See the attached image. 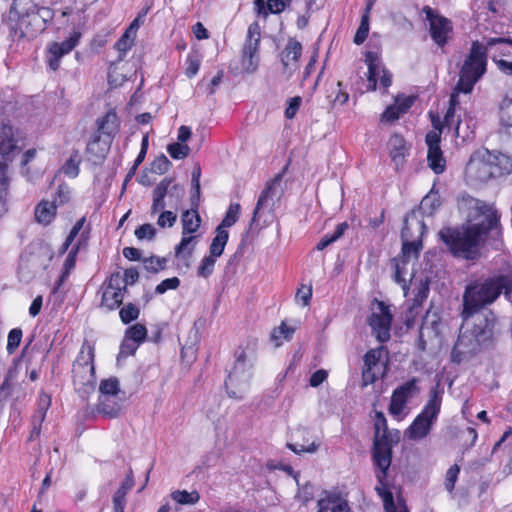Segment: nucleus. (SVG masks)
Returning <instances> with one entry per match:
<instances>
[{
	"instance_id": "obj_1",
	"label": "nucleus",
	"mask_w": 512,
	"mask_h": 512,
	"mask_svg": "<svg viewBox=\"0 0 512 512\" xmlns=\"http://www.w3.org/2000/svg\"><path fill=\"white\" fill-rule=\"evenodd\" d=\"M476 222L466 229L445 228L440 230V239L447 245L449 251L456 257L473 260L479 255V246L489 233L499 232L500 216L497 210L486 203H477Z\"/></svg>"
},
{
	"instance_id": "obj_2",
	"label": "nucleus",
	"mask_w": 512,
	"mask_h": 512,
	"mask_svg": "<svg viewBox=\"0 0 512 512\" xmlns=\"http://www.w3.org/2000/svg\"><path fill=\"white\" fill-rule=\"evenodd\" d=\"M503 294L512 304V272H499L471 281L463 293L462 318L468 320L481 309L494 304Z\"/></svg>"
},
{
	"instance_id": "obj_3",
	"label": "nucleus",
	"mask_w": 512,
	"mask_h": 512,
	"mask_svg": "<svg viewBox=\"0 0 512 512\" xmlns=\"http://www.w3.org/2000/svg\"><path fill=\"white\" fill-rule=\"evenodd\" d=\"M471 327L464 323L465 330L460 333L451 351V360L460 363L467 356L475 354L480 348L494 346L500 334L498 317L494 311L488 309L478 315L475 314ZM464 322H466L464 320Z\"/></svg>"
},
{
	"instance_id": "obj_4",
	"label": "nucleus",
	"mask_w": 512,
	"mask_h": 512,
	"mask_svg": "<svg viewBox=\"0 0 512 512\" xmlns=\"http://www.w3.org/2000/svg\"><path fill=\"white\" fill-rule=\"evenodd\" d=\"M420 212L411 211L404 218V226L401 231V254L393 259L395 273L394 279L402 284L405 289L407 273L406 265L411 260H417L423 248L422 237L426 231V225L419 216Z\"/></svg>"
},
{
	"instance_id": "obj_5",
	"label": "nucleus",
	"mask_w": 512,
	"mask_h": 512,
	"mask_svg": "<svg viewBox=\"0 0 512 512\" xmlns=\"http://www.w3.org/2000/svg\"><path fill=\"white\" fill-rule=\"evenodd\" d=\"M375 435L372 448V461L376 467V478L379 486L377 488L388 490L386 488V478L392 462V448L400 441L399 430H389L387 420L382 412H376L375 415Z\"/></svg>"
},
{
	"instance_id": "obj_6",
	"label": "nucleus",
	"mask_w": 512,
	"mask_h": 512,
	"mask_svg": "<svg viewBox=\"0 0 512 512\" xmlns=\"http://www.w3.org/2000/svg\"><path fill=\"white\" fill-rule=\"evenodd\" d=\"M508 44H512V41L502 37L489 38L485 44L474 41L471 45L470 53L460 69L456 91L466 94L470 93L474 85L486 72L488 48L495 45Z\"/></svg>"
},
{
	"instance_id": "obj_7",
	"label": "nucleus",
	"mask_w": 512,
	"mask_h": 512,
	"mask_svg": "<svg viewBox=\"0 0 512 512\" xmlns=\"http://www.w3.org/2000/svg\"><path fill=\"white\" fill-rule=\"evenodd\" d=\"M11 14L18 17L15 26L10 27V33L18 39H34L46 29L47 18L50 17V10L38 7L30 0H14L11 6Z\"/></svg>"
},
{
	"instance_id": "obj_8",
	"label": "nucleus",
	"mask_w": 512,
	"mask_h": 512,
	"mask_svg": "<svg viewBox=\"0 0 512 512\" xmlns=\"http://www.w3.org/2000/svg\"><path fill=\"white\" fill-rule=\"evenodd\" d=\"M185 190L179 184L173 183L172 178H163L152 192L151 214L160 212L157 225L161 228H170L177 221V214L166 207L177 209L183 199Z\"/></svg>"
},
{
	"instance_id": "obj_9",
	"label": "nucleus",
	"mask_w": 512,
	"mask_h": 512,
	"mask_svg": "<svg viewBox=\"0 0 512 512\" xmlns=\"http://www.w3.org/2000/svg\"><path fill=\"white\" fill-rule=\"evenodd\" d=\"M443 390L436 385L430 389L429 399L420 414L416 416L412 424L405 431L410 440L424 439L436 422L442 403Z\"/></svg>"
},
{
	"instance_id": "obj_10",
	"label": "nucleus",
	"mask_w": 512,
	"mask_h": 512,
	"mask_svg": "<svg viewBox=\"0 0 512 512\" xmlns=\"http://www.w3.org/2000/svg\"><path fill=\"white\" fill-rule=\"evenodd\" d=\"M94 356V347L85 341L72 366L73 384L79 393L88 394L94 390L96 383Z\"/></svg>"
},
{
	"instance_id": "obj_11",
	"label": "nucleus",
	"mask_w": 512,
	"mask_h": 512,
	"mask_svg": "<svg viewBox=\"0 0 512 512\" xmlns=\"http://www.w3.org/2000/svg\"><path fill=\"white\" fill-rule=\"evenodd\" d=\"M469 167L478 170V177L482 181L490 178L508 175L512 172V157L496 151L484 150L476 158H472Z\"/></svg>"
},
{
	"instance_id": "obj_12",
	"label": "nucleus",
	"mask_w": 512,
	"mask_h": 512,
	"mask_svg": "<svg viewBox=\"0 0 512 512\" xmlns=\"http://www.w3.org/2000/svg\"><path fill=\"white\" fill-rule=\"evenodd\" d=\"M235 357V364L228 374L225 387L229 397L240 400L243 399L249 387L252 363L248 360L247 354L242 348L236 350Z\"/></svg>"
},
{
	"instance_id": "obj_13",
	"label": "nucleus",
	"mask_w": 512,
	"mask_h": 512,
	"mask_svg": "<svg viewBox=\"0 0 512 512\" xmlns=\"http://www.w3.org/2000/svg\"><path fill=\"white\" fill-rule=\"evenodd\" d=\"M17 141L14 138L13 128L10 125H0V155L4 161H0V200L8 202V188L10 179L7 175V162L11 161V154L17 149Z\"/></svg>"
},
{
	"instance_id": "obj_14",
	"label": "nucleus",
	"mask_w": 512,
	"mask_h": 512,
	"mask_svg": "<svg viewBox=\"0 0 512 512\" xmlns=\"http://www.w3.org/2000/svg\"><path fill=\"white\" fill-rule=\"evenodd\" d=\"M261 39V29L257 22H253L248 27L247 37L242 49L241 65L246 73H254L259 65V44Z\"/></svg>"
},
{
	"instance_id": "obj_15",
	"label": "nucleus",
	"mask_w": 512,
	"mask_h": 512,
	"mask_svg": "<svg viewBox=\"0 0 512 512\" xmlns=\"http://www.w3.org/2000/svg\"><path fill=\"white\" fill-rule=\"evenodd\" d=\"M429 22V31L432 40L439 46L444 47L453 32V25L450 19L440 15L437 11L429 6H424L422 9Z\"/></svg>"
},
{
	"instance_id": "obj_16",
	"label": "nucleus",
	"mask_w": 512,
	"mask_h": 512,
	"mask_svg": "<svg viewBox=\"0 0 512 512\" xmlns=\"http://www.w3.org/2000/svg\"><path fill=\"white\" fill-rule=\"evenodd\" d=\"M378 312H373L368 318V324L376 339L385 343L390 339V330L393 316L384 302H378Z\"/></svg>"
},
{
	"instance_id": "obj_17",
	"label": "nucleus",
	"mask_w": 512,
	"mask_h": 512,
	"mask_svg": "<svg viewBox=\"0 0 512 512\" xmlns=\"http://www.w3.org/2000/svg\"><path fill=\"white\" fill-rule=\"evenodd\" d=\"M122 275L120 272L111 274L108 285L102 293L101 306L112 311L120 307L124 295L127 292L125 285H122Z\"/></svg>"
},
{
	"instance_id": "obj_18",
	"label": "nucleus",
	"mask_w": 512,
	"mask_h": 512,
	"mask_svg": "<svg viewBox=\"0 0 512 512\" xmlns=\"http://www.w3.org/2000/svg\"><path fill=\"white\" fill-rule=\"evenodd\" d=\"M418 379L412 378L398 386L392 393L388 411L392 416H399L406 408L409 398L419 392Z\"/></svg>"
},
{
	"instance_id": "obj_19",
	"label": "nucleus",
	"mask_w": 512,
	"mask_h": 512,
	"mask_svg": "<svg viewBox=\"0 0 512 512\" xmlns=\"http://www.w3.org/2000/svg\"><path fill=\"white\" fill-rule=\"evenodd\" d=\"M81 38V33L79 31H74L70 37L61 43L52 42L48 45V65L53 70L56 71L60 66V59L70 53L79 43Z\"/></svg>"
},
{
	"instance_id": "obj_20",
	"label": "nucleus",
	"mask_w": 512,
	"mask_h": 512,
	"mask_svg": "<svg viewBox=\"0 0 512 512\" xmlns=\"http://www.w3.org/2000/svg\"><path fill=\"white\" fill-rule=\"evenodd\" d=\"M282 181V174H277L271 181H269L265 188L259 195L256 207L253 211L252 223L257 221L259 213L265 210H271L275 198L279 196V187Z\"/></svg>"
},
{
	"instance_id": "obj_21",
	"label": "nucleus",
	"mask_w": 512,
	"mask_h": 512,
	"mask_svg": "<svg viewBox=\"0 0 512 512\" xmlns=\"http://www.w3.org/2000/svg\"><path fill=\"white\" fill-rule=\"evenodd\" d=\"M425 141L428 146V165L434 173L441 174L445 170V159L440 148V132L429 131L426 134Z\"/></svg>"
},
{
	"instance_id": "obj_22",
	"label": "nucleus",
	"mask_w": 512,
	"mask_h": 512,
	"mask_svg": "<svg viewBox=\"0 0 512 512\" xmlns=\"http://www.w3.org/2000/svg\"><path fill=\"white\" fill-rule=\"evenodd\" d=\"M302 54V44L295 38H289L288 42L280 53V60L284 73L290 77L298 68V61Z\"/></svg>"
},
{
	"instance_id": "obj_23",
	"label": "nucleus",
	"mask_w": 512,
	"mask_h": 512,
	"mask_svg": "<svg viewBox=\"0 0 512 512\" xmlns=\"http://www.w3.org/2000/svg\"><path fill=\"white\" fill-rule=\"evenodd\" d=\"M110 146V140H103L99 133L94 134L86 147V155L88 161L93 164H101L108 151Z\"/></svg>"
},
{
	"instance_id": "obj_24",
	"label": "nucleus",
	"mask_w": 512,
	"mask_h": 512,
	"mask_svg": "<svg viewBox=\"0 0 512 512\" xmlns=\"http://www.w3.org/2000/svg\"><path fill=\"white\" fill-rule=\"evenodd\" d=\"M388 148L390 151V157L395 164L396 169L399 170L403 167L405 157L408 154L405 139L399 134L392 135L388 141Z\"/></svg>"
},
{
	"instance_id": "obj_25",
	"label": "nucleus",
	"mask_w": 512,
	"mask_h": 512,
	"mask_svg": "<svg viewBox=\"0 0 512 512\" xmlns=\"http://www.w3.org/2000/svg\"><path fill=\"white\" fill-rule=\"evenodd\" d=\"M318 512H352L348 501L337 494H327L317 502Z\"/></svg>"
},
{
	"instance_id": "obj_26",
	"label": "nucleus",
	"mask_w": 512,
	"mask_h": 512,
	"mask_svg": "<svg viewBox=\"0 0 512 512\" xmlns=\"http://www.w3.org/2000/svg\"><path fill=\"white\" fill-rule=\"evenodd\" d=\"M196 236L183 235L180 243L175 247L176 257L183 261L186 268L190 266V259L196 245Z\"/></svg>"
},
{
	"instance_id": "obj_27",
	"label": "nucleus",
	"mask_w": 512,
	"mask_h": 512,
	"mask_svg": "<svg viewBox=\"0 0 512 512\" xmlns=\"http://www.w3.org/2000/svg\"><path fill=\"white\" fill-rule=\"evenodd\" d=\"M254 5L257 14L266 18L269 13L279 14L284 11L288 3L285 0H268L265 4L264 0H255Z\"/></svg>"
},
{
	"instance_id": "obj_28",
	"label": "nucleus",
	"mask_w": 512,
	"mask_h": 512,
	"mask_svg": "<svg viewBox=\"0 0 512 512\" xmlns=\"http://www.w3.org/2000/svg\"><path fill=\"white\" fill-rule=\"evenodd\" d=\"M198 208L191 205V210L183 212L181 221L183 226V235L195 233L201 224V218L197 211Z\"/></svg>"
},
{
	"instance_id": "obj_29",
	"label": "nucleus",
	"mask_w": 512,
	"mask_h": 512,
	"mask_svg": "<svg viewBox=\"0 0 512 512\" xmlns=\"http://www.w3.org/2000/svg\"><path fill=\"white\" fill-rule=\"evenodd\" d=\"M57 206L52 201H41L35 208L36 221L43 225H48L56 216Z\"/></svg>"
},
{
	"instance_id": "obj_30",
	"label": "nucleus",
	"mask_w": 512,
	"mask_h": 512,
	"mask_svg": "<svg viewBox=\"0 0 512 512\" xmlns=\"http://www.w3.org/2000/svg\"><path fill=\"white\" fill-rule=\"evenodd\" d=\"M365 62L368 66V77L367 80L369 82V89L376 90L377 86V76L380 71V62L376 53L372 51H368L365 55Z\"/></svg>"
},
{
	"instance_id": "obj_31",
	"label": "nucleus",
	"mask_w": 512,
	"mask_h": 512,
	"mask_svg": "<svg viewBox=\"0 0 512 512\" xmlns=\"http://www.w3.org/2000/svg\"><path fill=\"white\" fill-rule=\"evenodd\" d=\"M98 132L110 137L117 131V114L110 110L102 118L97 120Z\"/></svg>"
},
{
	"instance_id": "obj_32",
	"label": "nucleus",
	"mask_w": 512,
	"mask_h": 512,
	"mask_svg": "<svg viewBox=\"0 0 512 512\" xmlns=\"http://www.w3.org/2000/svg\"><path fill=\"white\" fill-rule=\"evenodd\" d=\"M228 237L229 234L226 229H222V227L216 228V236L213 238L209 248L210 256L217 258L223 254L224 248L228 241Z\"/></svg>"
},
{
	"instance_id": "obj_33",
	"label": "nucleus",
	"mask_w": 512,
	"mask_h": 512,
	"mask_svg": "<svg viewBox=\"0 0 512 512\" xmlns=\"http://www.w3.org/2000/svg\"><path fill=\"white\" fill-rule=\"evenodd\" d=\"M377 493L383 499L385 512H408L407 507L402 501L394 502L393 494L390 490L377 488Z\"/></svg>"
},
{
	"instance_id": "obj_34",
	"label": "nucleus",
	"mask_w": 512,
	"mask_h": 512,
	"mask_svg": "<svg viewBox=\"0 0 512 512\" xmlns=\"http://www.w3.org/2000/svg\"><path fill=\"white\" fill-rule=\"evenodd\" d=\"M120 405L108 396H101L97 406V411L109 418L116 417L120 412Z\"/></svg>"
},
{
	"instance_id": "obj_35",
	"label": "nucleus",
	"mask_w": 512,
	"mask_h": 512,
	"mask_svg": "<svg viewBox=\"0 0 512 512\" xmlns=\"http://www.w3.org/2000/svg\"><path fill=\"white\" fill-rule=\"evenodd\" d=\"M499 110L501 124L506 128L512 127V91L504 96Z\"/></svg>"
},
{
	"instance_id": "obj_36",
	"label": "nucleus",
	"mask_w": 512,
	"mask_h": 512,
	"mask_svg": "<svg viewBox=\"0 0 512 512\" xmlns=\"http://www.w3.org/2000/svg\"><path fill=\"white\" fill-rule=\"evenodd\" d=\"M171 498L180 505H194L199 501L200 494L196 490H176L171 493Z\"/></svg>"
},
{
	"instance_id": "obj_37",
	"label": "nucleus",
	"mask_w": 512,
	"mask_h": 512,
	"mask_svg": "<svg viewBox=\"0 0 512 512\" xmlns=\"http://www.w3.org/2000/svg\"><path fill=\"white\" fill-rule=\"evenodd\" d=\"M294 332V328L288 327L286 323L282 321L279 327L273 329L270 339L274 343L275 347H279L282 344L281 340H290Z\"/></svg>"
},
{
	"instance_id": "obj_38",
	"label": "nucleus",
	"mask_w": 512,
	"mask_h": 512,
	"mask_svg": "<svg viewBox=\"0 0 512 512\" xmlns=\"http://www.w3.org/2000/svg\"><path fill=\"white\" fill-rule=\"evenodd\" d=\"M348 224L346 222L340 223L336 226L335 231L331 235H325L319 241L316 246V249L321 251L328 247L330 244L337 241L340 237L343 236L344 232L347 230Z\"/></svg>"
},
{
	"instance_id": "obj_39",
	"label": "nucleus",
	"mask_w": 512,
	"mask_h": 512,
	"mask_svg": "<svg viewBox=\"0 0 512 512\" xmlns=\"http://www.w3.org/2000/svg\"><path fill=\"white\" fill-rule=\"evenodd\" d=\"M200 177H201V168L200 166H195L192 175H191V185H192V195H191V205L198 208L200 201Z\"/></svg>"
},
{
	"instance_id": "obj_40",
	"label": "nucleus",
	"mask_w": 512,
	"mask_h": 512,
	"mask_svg": "<svg viewBox=\"0 0 512 512\" xmlns=\"http://www.w3.org/2000/svg\"><path fill=\"white\" fill-rule=\"evenodd\" d=\"M440 321L436 314L429 313L424 317L420 329L427 333V337L438 336Z\"/></svg>"
},
{
	"instance_id": "obj_41",
	"label": "nucleus",
	"mask_w": 512,
	"mask_h": 512,
	"mask_svg": "<svg viewBox=\"0 0 512 512\" xmlns=\"http://www.w3.org/2000/svg\"><path fill=\"white\" fill-rule=\"evenodd\" d=\"M147 336V329L143 324L136 323L130 326L126 332L125 337L135 341L138 344H141L145 341Z\"/></svg>"
},
{
	"instance_id": "obj_42",
	"label": "nucleus",
	"mask_w": 512,
	"mask_h": 512,
	"mask_svg": "<svg viewBox=\"0 0 512 512\" xmlns=\"http://www.w3.org/2000/svg\"><path fill=\"white\" fill-rule=\"evenodd\" d=\"M139 315L140 310L133 303L124 305L119 311V317L124 324H129L130 322L136 320Z\"/></svg>"
},
{
	"instance_id": "obj_43",
	"label": "nucleus",
	"mask_w": 512,
	"mask_h": 512,
	"mask_svg": "<svg viewBox=\"0 0 512 512\" xmlns=\"http://www.w3.org/2000/svg\"><path fill=\"white\" fill-rule=\"evenodd\" d=\"M99 390L101 392V396H115L120 391L119 389V381L115 377H111L109 379L102 380L100 383Z\"/></svg>"
},
{
	"instance_id": "obj_44",
	"label": "nucleus",
	"mask_w": 512,
	"mask_h": 512,
	"mask_svg": "<svg viewBox=\"0 0 512 512\" xmlns=\"http://www.w3.org/2000/svg\"><path fill=\"white\" fill-rule=\"evenodd\" d=\"M240 208V204L231 203L225 214V217L223 218L221 224L218 227H222V229H225L227 227H231L232 225H234L238 220Z\"/></svg>"
},
{
	"instance_id": "obj_45",
	"label": "nucleus",
	"mask_w": 512,
	"mask_h": 512,
	"mask_svg": "<svg viewBox=\"0 0 512 512\" xmlns=\"http://www.w3.org/2000/svg\"><path fill=\"white\" fill-rule=\"evenodd\" d=\"M140 344L124 336V339L120 345V351L117 357L119 362L128 356L134 355Z\"/></svg>"
},
{
	"instance_id": "obj_46",
	"label": "nucleus",
	"mask_w": 512,
	"mask_h": 512,
	"mask_svg": "<svg viewBox=\"0 0 512 512\" xmlns=\"http://www.w3.org/2000/svg\"><path fill=\"white\" fill-rule=\"evenodd\" d=\"M216 258L212 256H205L197 269V275L202 278H208L214 271Z\"/></svg>"
},
{
	"instance_id": "obj_47",
	"label": "nucleus",
	"mask_w": 512,
	"mask_h": 512,
	"mask_svg": "<svg viewBox=\"0 0 512 512\" xmlns=\"http://www.w3.org/2000/svg\"><path fill=\"white\" fill-rule=\"evenodd\" d=\"M200 65H201V57L195 52L189 53L186 58V72L185 73H186L187 77H189V78L194 77L198 73Z\"/></svg>"
},
{
	"instance_id": "obj_48",
	"label": "nucleus",
	"mask_w": 512,
	"mask_h": 512,
	"mask_svg": "<svg viewBox=\"0 0 512 512\" xmlns=\"http://www.w3.org/2000/svg\"><path fill=\"white\" fill-rule=\"evenodd\" d=\"M167 151L173 159H184L190 153V147L186 144L172 143L167 146Z\"/></svg>"
},
{
	"instance_id": "obj_49",
	"label": "nucleus",
	"mask_w": 512,
	"mask_h": 512,
	"mask_svg": "<svg viewBox=\"0 0 512 512\" xmlns=\"http://www.w3.org/2000/svg\"><path fill=\"white\" fill-rule=\"evenodd\" d=\"M369 33V16L367 13H364L361 18L360 25L356 31V34L354 36V43L357 45L362 44Z\"/></svg>"
},
{
	"instance_id": "obj_50",
	"label": "nucleus",
	"mask_w": 512,
	"mask_h": 512,
	"mask_svg": "<svg viewBox=\"0 0 512 512\" xmlns=\"http://www.w3.org/2000/svg\"><path fill=\"white\" fill-rule=\"evenodd\" d=\"M144 268L151 273H157L160 270H164L166 267L167 260L166 258L160 257H149L143 260Z\"/></svg>"
},
{
	"instance_id": "obj_51",
	"label": "nucleus",
	"mask_w": 512,
	"mask_h": 512,
	"mask_svg": "<svg viewBox=\"0 0 512 512\" xmlns=\"http://www.w3.org/2000/svg\"><path fill=\"white\" fill-rule=\"evenodd\" d=\"M22 335L23 333L20 328H14L9 332L6 347L9 354H13L18 348L22 339Z\"/></svg>"
},
{
	"instance_id": "obj_52",
	"label": "nucleus",
	"mask_w": 512,
	"mask_h": 512,
	"mask_svg": "<svg viewBox=\"0 0 512 512\" xmlns=\"http://www.w3.org/2000/svg\"><path fill=\"white\" fill-rule=\"evenodd\" d=\"M138 240H153L156 236V229L153 225L146 223L139 226L134 232Z\"/></svg>"
},
{
	"instance_id": "obj_53",
	"label": "nucleus",
	"mask_w": 512,
	"mask_h": 512,
	"mask_svg": "<svg viewBox=\"0 0 512 512\" xmlns=\"http://www.w3.org/2000/svg\"><path fill=\"white\" fill-rule=\"evenodd\" d=\"M70 200V189L66 184H60L57 188L56 194L53 196L52 202L55 203L57 208L66 204Z\"/></svg>"
},
{
	"instance_id": "obj_54",
	"label": "nucleus",
	"mask_w": 512,
	"mask_h": 512,
	"mask_svg": "<svg viewBox=\"0 0 512 512\" xmlns=\"http://www.w3.org/2000/svg\"><path fill=\"white\" fill-rule=\"evenodd\" d=\"M287 447L292 450L294 453L299 454L302 452L314 453L317 451L319 445L312 441L311 443L303 442H295V443H287Z\"/></svg>"
},
{
	"instance_id": "obj_55",
	"label": "nucleus",
	"mask_w": 512,
	"mask_h": 512,
	"mask_svg": "<svg viewBox=\"0 0 512 512\" xmlns=\"http://www.w3.org/2000/svg\"><path fill=\"white\" fill-rule=\"evenodd\" d=\"M170 165L171 163L168 158L164 154H161L152 162L151 171L161 175L168 171Z\"/></svg>"
},
{
	"instance_id": "obj_56",
	"label": "nucleus",
	"mask_w": 512,
	"mask_h": 512,
	"mask_svg": "<svg viewBox=\"0 0 512 512\" xmlns=\"http://www.w3.org/2000/svg\"><path fill=\"white\" fill-rule=\"evenodd\" d=\"M439 205L440 203L435 195H426L420 203V211L423 214H432Z\"/></svg>"
},
{
	"instance_id": "obj_57",
	"label": "nucleus",
	"mask_w": 512,
	"mask_h": 512,
	"mask_svg": "<svg viewBox=\"0 0 512 512\" xmlns=\"http://www.w3.org/2000/svg\"><path fill=\"white\" fill-rule=\"evenodd\" d=\"M460 472V467L457 464L452 465L447 473L445 478V488L448 492H452L455 487V483L458 479V475Z\"/></svg>"
},
{
	"instance_id": "obj_58",
	"label": "nucleus",
	"mask_w": 512,
	"mask_h": 512,
	"mask_svg": "<svg viewBox=\"0 0 512 512\" xmlns=\"http://www.w3.org/2000/svg\"><path fill=\"white\" fill-rule=\"evenodd\" d=\"M179 285H180L179 278H177V277L167 278L156 286L155 292L157 294H163L169 289H177L179 287Z\"/></svg>"
},
{
	"instance_id": "obj_59",
	"label": "nucleus",
	"mask_w": 512,
	"mask_h": 512,
	"mask_svg": "<svg viewBox=\"0 0 512 512\" xmlns=\"http://www.w3.org/2000/svg\"><path fill=\"white\" fill-rule=\"evenodd\" d=\"M312 297V287L302 285L295 295L296 301H301L303 306H307L310 303Z\"/></svg>"
},
{
	"instance_id": "obj_60",
	"label": "nucleus",
	"mask_w": 512,
	"mask_h": 512,
	"mask_svg": "<svg viewBox=\"0 0 512 512\" xmlns=\"http://www.w3.org/2000/svg\"><path fill=\"white\" fill-rule=\"evenodd\" d=\"M301 101H302V99L299 96L289 99L288 107L285 110L286 118L292 119L296 115V113L300 107Z\"/></svg>"
},
{
	"instance_id": "obj_61",
	"label": "nucleus",
	"mask_w": 512,
	"mask_h": 512,
	"mask_svg": "<svg viewBox=\"0 0 512 512\" xmlns=\"http://www.w3.org/2000/svg\"><path fill=\"white\" fill-rule=\"evenodd\" d=\"M402 114L398 111L397 106L391 105L386 108V110L382 113L381 120L384 122H394L397 120Z\"/></svg>"
},
{
	"instance_id": "obj_62",
	"label": "nucleus",
	"mask_w": 512,
	"mask_h": 512,
	"mask_svg": "<svg viewBox=\"0 0 512 512\" xmlns=\"http://www.w3.org/2000/svg\"><path fill=\"white\" fill-rule=\"evenodd\" d=\"M139 279V273L136 268H128L124 271V275L122 276V281L125 287L127 288V285H133L135 284Z\"/></svg>"
},
{
	"instance_id": "obj_63",
	"label": "nucleus",
	"mask_w": 512,
	"mask_h": 512,
	"mask_svg": "<svg viewBox=\"0 0 512 512\" xmlns=\"http://www.w3.org/2000/svg\"><path fill=\"white\" fill-rule=\"evenodd\" d=\"M327 377H328L327 371L323 370V369H319L311 375V377L309 379V384L312 387H318L327 379Z\"/></svg>"
},
{
	"instance_id": "obj_64",
	"label": "nucleus",
	"mask_w": 512,
	"mask_h": 512,
	"mask_svg": "<svg viewBox=\"0 0 512 512\" xmlns=\"http://www.w3.org/2000/svg\"><path fill=\"white\" fill-rule=\"evenodd\" d=\"M113 511L114 512H124L126 505V496L122 494V492H115L113 495Z\"/></svg>"
}]
</instances>
